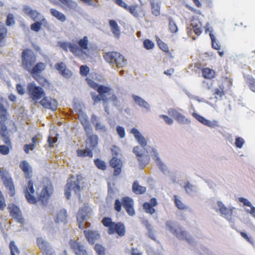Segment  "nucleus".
Instances as JSON below:
<instances>
[{
	"instance_id": "obj_36",
	"label": "nucleus",
	"mask_w": 255,
	"mask_h": 255,
	"mask_svg": "<svg viewBox=\"0 0 255 255\" xmlns=\"http://www.w3.org/2000/svg\"><path fill=\"white\" fill-rule=\"evenodd\" d=\"M203 77L206 79H212L216 77L215 71L209 68H204L201 70Z\"/></svg>"
},
{
	"instance_id": "obj_11",
	"label": "nucleus",
	"mask_w": 255,
	"mask_h": 255,
	"mask_svg": "<svg viewBox=\"0 0 255 255\" xmlns=\"http://www.w3.org/2000/svg\"><path fill=\"white\" fill-rule=\"evenodd\" d=\"M28 181L24 189L25 197L28 203L35 204L37 200L34 196L35 190L33 187L34 182L32 180L28 179Z\"/></svg>"
},
{
	"instance_id": "obj_3",
	"label": "nucleus",
	"mask_w": 255,
	"mask_h": 255,
	"mask_svg": "<svg viewBox=\"0 0 255 255\" xmlns=\"http://www.w3.org/2000/svg\"><path fill=\"white\" fill-rule=\"evenodd\" d=\"M7 111L4 106L0 103V134L3 138V141L5 145H0V153L7 155L12 148V143L8 136V131L5 124L7 120Z\"/></svg>"
},
{
	"instance_id": "obj_63",
	"label": "nucleus",
	"mask_w": 255,
	"mask_h": 255,
	"mask_svg": "<svg viewBox=\"0 0 255 255\" xmlns=\"http://www.w3.org/2000/svg\"><path fill=\"white\" fill-rule=\"evenodd\" d=\"M14 21L13 20V17L12 14H9L7 16V19L6 20V24L8 26L11 25L12 24L14 23Z\"/></svg>"
},
{
	"instance_id": "obj_49",
	"label": "nucleus",
	"mask_w": 255,
	"mask_h": 255,
	"mask_svg": "<svg viewBox=\"0 0 255 255\" xmlns=\"http://www.w3.org/2000/svg\"><path fill=\"white\" fill-rule=\"evenodd\" d=\"M169 28L172 33H176L178 31V27L173 19L169 18Z\"/></svg>"
},
{
	"instance_id": "obj_33",
	"label": "nucleus",
	"mask_w": 255,
	"mask_h": 255,
	"mask_svg": "<svg viewBox=\"0 0 255 255\" xmlns=\"http://www.w3.org/2000/svg\"><path fill=\"white\" fill-rule=\"evenodd\" d=\"M67 213L65 210H61L57 214L55 221L56 223H62L64 225L67 222Z\"/></svg>"
},
{
	"instance_id": "obj_51",
	"label": "nucleus",
	"mask_w": 255,
	"mask_h": 255,
	"mask_svg": "<svg viewBox=\"0 0 255 255\" xmlns=\"http://www.w3.org/2000/svg\"><path fill=\"white\" fill-rule=\"evenodd\" d=\"M209 35H210V37L211 41H212V47L215 49L219 50L220 48V46L216 42L215 37L214 34L212 33V31H211L210 32Z\"/></svg>"
},
{
	"instance_id": "obj_26",
	"label": "nucleus",
	"mask_w": 255,
	"mask_h": 255,
	"mask_svg": "<svg viewBox=\"0 0 255 255\" xmlns=\"http://www.w3.org/2000/svg\"><path fill=\"white\" fill-rule=\"evenodd\" d=\"M55 68L61 75L65 78H69L72 75L71 71L66 68L65 64L62 62L56 63L55 65Z\"/></svg>"
},
{
	"instance_id": "obj_40",
	"label": "nucleus",
	"mask_w": 255,
	"mask_h": 255,
	"mask_svg": "<svg viewBox=\"0 0 255 255\" xmlns=\"http://www.w3.org/2000/svg\"><path fill=\"white\" fill-rule=\"evenodd\" d=\"M192 116L202 124L208 127H211L212 124L211 121L206 119L204 117L201 116V115L196 113H193L192 114Z\"/></svg>"
},
{
	"instance_id": "obj_45",
	"label": "nucleus",
	"mask_w": 255,
	"mask_h": 255,
	"mask_svg": "<svg viewBox=\"0 0 255 255\" xmlns=\"http://www.w3.org/2000/svg\"><path fill=\"white\" fill-rule=\"evenodd\" d=\"M157 44L159 46V48L163 51L165 52L166 53L170 54L168 46L166 43L162 41L161 39H158L157 40Z\"/></svg>"
},
{
	"instance_id": "obj_31",
	"label": "nucleus",
	"mask_w": 255,
	"mask_h": 255,
	"mask_svg": "<svg viewBox=\"0 0 255 255\" xmlns=\"http://www.w3.org/2000/svg\"><path fill=\"white\" fill-rule=\"evenodd\" d=\"M174 234L179 239L186 240L189 243H190L191 241V239L187 237V233L182 230L181 228L176 229L174 231Z\"/></svg>"
},
{
	"instance_id": "obj_5",
	"label": "nucleus",
	"mask_w": 255,
	"mask_h": 255,
	"mask_svg": "<svg viewBox=\"0 0 255 255\" xmlns=\"http://www.w3.org/2000/svg\"><path fill=\"white\" fill-rule=\"evenodd\" d=\"M131 133L134 135L135 139L141 146L139 147L138 146H136L134 147L133 152L137 158L139 165L142 166H145V165L147 163L146 156L144 155L145 150V147L147 145L146 141L145 138L136 128H133L131 130Z\"/></svg>"
},
{
	"instance_id": "obj_59",
	"label": "nucleus",
	"mask_w": 255,
	"mask_h": 255,
	"mask_svg": "<svg viewBox=\"0 0 255 255\" xmlns=\"http://www.w3.org/2000/svg\"><path fill=\"white\" fill-rule=\"evenodd\" d=\"M108 101L111 100L115 107L119 106V101L118 100V97L115 94H113L111 97L109 99L108 98ZM108 102L109 101H108Z\"/></svg>"
},
{
	"instance_id": "obj_57",
	"label": "nucleus",
	"mask_w": 255,
	"mask_h": 255,
	"mask_svg": "<svg viewBox=\"0 0 255 255\" xmlns=\"http://www.w3.org/2000/svg\"><path fill=\"white\" fill-rule=\"evenodd\" d=\"M35 147V146L33 144H26L24 145L23 149L24 152L28 154L29 152V150H33Z\"/></svg>"
},
{
	"instance_id": "obj_54",
	"label": "nucleus",
	"mask_w": 255,
	"mask_h": 255,
	"mask_svg": "<svg viewBox=\"0 0 255 255\" xmlns=\"http://www.w3.org/2000/svg\"><path fill=\"white\" fill-rule=\"evenodd\" d=\"M155 160L157 163H158V165L159 167V168L162 171H164L165 169H166V166L164 164H163L161 160H160V158L158 156V154L157 153H155Z\"/></svg>"
},
{
	"instance_id": "obj_2",
	"label": "nucleus",
	"mask_w": 255,
	"mask_h": 255,
	"mask_svg": "<svg viewBox=\"0 0 255 255\" xmlns=\"http://www.w3.org/2000/svg\"><path fill=\"white\" fill-rule=\"evenodd\" d=\"M81 123L87 136L86 140V148L85 150L77 149L76 151L77 154L79 157H85L88 156L92 158L93 156V150L98 146L99 138L97 134H91L92 128L87 120L82 121Z\"/></svg>"
},
{
	"instance_id": "obj_58",
	"label": "nucleus",
	"mask_w": 255,
	"mask_h": 255,
	"mask_svg": "<svg viewBox=\"0 0 255 255\" xmlns=\"http://www.w3.org/2000/svg\"><path fill=\"white\" fill-rule=\"evenodd\" d=\"M6 206L4 196L0 191V210H3Z\"/></svg>"
},
{
	"instance_id": "obj_61",
	"label": "nucleus",
	"mask_w": 255,
	"mask_h": 255,
	"mask_svg": "<svg viewBox=\"0 0 255 255\" xmlns=\"http://www.w3.org/2000/svg\"><path fill=\"white\" fill-rule=\"evenodd\" d=\"M159 117L163 119L167 125H170L173 123V120L166 115H161Z\"/></svg>"
},
{
	"instance_id": "obj_32",
	"label": "nucleus",
	"mask_w": 255,
	"mask_h": 255,
	"mask_svg": "<svg viewBox=\"0 0 255 255\" xmlns=\"http://www.w3.org/2000/svg\"><path fill=\"white\" fill-rule=\"evenodd\" d=\"M91 122L94 125L95 128L96 130H99L101 132H106L107 131L106 127L103 125L101 123L98 122L97 117L96 116L93 115L91 116Z\"/></svg>"
},
{
	"instance_id": "obj_6",
	"label": "nucleus",
	"mask_w": 255,
	"mask_h": 255,
	"mask_svg": "<svg viewBox=\"0 0 255 255\" xmlns=\"http://www.w3.org/2000/svg\"><path fill=\"white\" fill-rule=\"evenodd\" d=\"M102 223L104 227L108 228L109 235L116 234L120 237L126 235V227L122 222L116 223L110 217H104L102 220Z\"/></svg>"
},
{
	"instance_id": "obj_30",
	"label": "nucleus",
	"mask_w": 255,
	"mask_h": 255,
	"mask_svg": "<svg viewBox=\"0 0 255 255\" xmlns=\"http://www.w3.org/2000/svg\"><path fill=\"white\" fill-rule=\"evenodd\" d=\"M48 25V22L46 19H43L42 20L36 21L30 25L31 30L35 32H38L41 28V26L46 27Z\"/></svg>"
},
{
	"instance_id": "obj_47",
	"label": "nucleus",
	"mask_w": 255,
	"mask_h": 255,
	"mask_svg": "<svg viewBox=\"0 0 255 255\" xmlns=\"http://www.w3.org/2000/svg\"><path fill=\"white\" fill-rule=\"evenodd\" d=\"M174 200L175 204L178 209L180 210H184L187 208L182 202L177 198V196L176 195L174 196Z\"/></svg>"
},
{
	"instance_id": "obj_53",
	"label": "nucleus",
	"mask_w": 255,
	"mask_h": 255,
	"mask_svg": "<svg viewBox=\"0 0 255 255\" xmlns=\"http://www.w3.org/2000/svg\"><path fill=\"white\" fill-rule=\"evenodd\" d=\"M213 94L216 98H218V97L222 98L225 95L223 88H222L221 87H220V89L216 88L214 90Z\"/></svg>"
},
{
	"instance_id": "obj_19",
	"label": "nucleus",
	"mask_w": 255,
	"mask_h": 255,
	"mask_svg": "<svg viewBox=\"0 0 255 255\" xmlns=\"http://www.w3.org/2000/svg\"><path fill=\"white\" fill-rule=\"evenodd\" d=\"M110 164L111 167L114 168V176H118L120 175L122 172V162L121 160L114 157L110 161Z\"/></svg>"
},
{
	"instance_id": "obj_9",
	"label": "nucleus",
	"mask_w": 255,
	"mask_h": 255,
	"mask_svg": "<svg viewBox=\"0 0 255 255\" xmlns=\"http://www.w3.org/2000/svg\"><path fill=\"white\" fill-rule=\"evenodd\" d=\"M73 178L72 176L69 178L65 187V195L67 199H69L71 197V190H73L75 194H79L80 192V182L82 179V176L80 175H78L76 181H72L71 179Z\"/></svg>"
},
{
	"instance_id": "obj_17",
	"label": "nucleus",
	"mask_w": 255,
	"mask_h": 255,
	"mask_svg": "<svg viewBox=\"0 0 255 255\" xmlns=\"http://www.w3.org/2000/svg\"><path fill=\"white\" fill-rule=\"evenodd\" d=\"M60 47L65 51L68 52V49L76 56H80V49L75 44L69 42H62Z\"/></svg>"
},
{
	"instance_id": "obj_64",
	"label": "nucleus",
	"mask_w": 255,
	"mask_h": 255,
	"mask_svg": "<svg viewBox=\"0 0 255 255\" xmlns=\"http://www.w3.org/2000/svg\"><path fill=\"white\" fill-rule=\"evenodd\" d=\"M16 90L19 95H22L24 94L25 91L23 88V86L20 84H17L16 86Z\"/></svg>"
},
{
	"instance_id": "obj_52",
	"label": "nucleus",
	"mask_w": 255,
	"mask_h": 255,
	"mask_svg": "<svg viewBox=\"0 0 255 255\" xmlns=\"http://www.w3.org/2000/svg\"><path fill=\"white\" fill-rule=\"evenodd\" d=\"M143 46L145 49L149 50L152 49L154 47V44L151 40L148 39H145L143 41Z\"/></svg>"
},
{
	"instance_id": "obj_21",
	"label": "nucleus",
	"mask_w": 255,
	"mask_h": 255,
	"mask_svg": "<svg viewBox=\"0 0 255 255\" xmlns=\"http://www.w3.org/2000/svg\"><path fill=\"white\" fill-rule=\"evenodd\" d=\"M8 209L9 211L10 216L13 218L20 221L22 220V214L19 208L14 204L8 205Z\"/></svg>"
},
{
	"instance_id": "obj_13",
	"label": "nucleus",
	"mask_w": 255,
	"mask_h": 255,
	"mask_svg": "<svg viewBox=\"0 0 255 255\" xmlns=\"http://www.w3.org/2000/svg\"><path fill=\"white\" fill-rule=\"evenodd\" d=\"M23 11L25 14L27 15L34 21L42 20L43 19H46L45 17L37 10L32 9L28 6H24L23 8Z\"/></svg>"
},
{
	"instance_id": "obj_37",
	"label": "nucleus",
	"mask_w": 255,
	"mask_h": 255,
	"mask_svg": "<svg viewBox=\"0 0 255 255\" xmlns=\"http://www.w3.org/2000/svg\"><path fill=\"white\" fill-rule=\"evenodd\" d=\"M62 4L64 9H75L77 6V3L72 0H58Z\"/></svg>"
},
{
	"instance_id": "obj_12",
	"label": "nucleus",
	"mask_w": 255,
	"mask_h": 255,
	"mask_svg": "<svg viewBox=\"0 0 255 255\" xmlns=\"http://www.w3.org/2000/svg\"><path fill=\"white\" fill-rule=\"evenodd\" d=\"M69 244L76 255H88L84 246L80 242L73 239H70Z\"/></svg>"
},
{
	"instance_id": "obj_23",
	"label": "nucleus",
	"mask_w": 255,
	"mask_h": 255,
	"mask_svg": "<svg viewBox=\"0 0 255 255\" xmlns=\"http://www.w3.org/2000/svg\"><path fill=\"white\" fill-rule=\"evenodd\" d=\"M151 12L153 15L158 17L160 15L161 2L157 0H149Z\"/></svg>"
},
{
	"instance_id": "obj_10",
	"label": "nucleus",
	"mask_w": 255,
	"mask_h": 255,
	"mask_svg": "<svg viewBox=\"0 0 255 255\" xmlns=\"http://www.w3.org/2000/svg\"><path fill=\"white\" fill-rule=\"evenodd\" d=\"M27 91L30 98L35 102L45 96V92L42 88L36 86L34 83H30L27 85Z\"/></svg>"
},
{
	"instance_id": "obj_18",
	"label": "nucleus",
	"mask_w": 255,
	"mask_h": 255,
	"mask_svg": "<svg viewBox=\"0 0 255 255\" xmlns=\"http://www.w3.org/2000/svg\"><path fill=\"white\" fill-rule=\"evenodd\" d=\"M217 204L221 215L227 220H231L233 215V211L235 208L234 207L227 208L221 201H218Z\"/></svg>"
},
{
	"instance_id": "obj_41",
	"label": "nucleus",
	"mask_w": 255,
	"mask_h": 255,
	"mask_svg": "<svg viewBox=\"0 0 255 255\" xmlns=\"http://www.w3.org/2000/svg\"><path fill=\"white\" fill-rule=\"evenodd\" d=\"M245 80L250 90L255 92V79L252 76L247 75Z\"/></svg>"
},
{
	"instance_id": "obj_25",
	"label": "nucleus",
	"mask_w": 255,
	"mask_h": 255,
	"mask_svg": "<svg viewBox=\"0 0 255 255\" xmlns=\"http://www.w3.org/2000/svg\"><path fill=\"white\" fill-rule=\"evenodd\" d=\"M90 209L88 206H84L79 209L77 213V220L79 223V227L80 228L83 229V227H81V224H82L84 221L85 220L86 216L88 215Z\"/></svg>"
},
{
	"instance_id": "obj_46",
	"label": "nucleus",
	"mask_w": 255,
	"mask_h": 255,
	"mask_svg": "<svg viewBox=\"0 0 255 255\" xmlns=\"http://www.w3.org/2000/svg\"><path fill=\"white\" fill-rule=\"evenodd\" d=\"M94 163L95 165L97 166V167L99 169L105 170L107 168V165L106 163L104 161L100 159H95L94 160Z\"/></svg>"
},
{
	"instance_id": "obj_4",
	"label": "nucleus",
	"mask_w": 255,
	"mask_h": 255,
	"mask_svg": "<svg viewBox=\"0 0 255 255\" xmlns=\"http://www.w3.org/2000/svg\"><path fill=\"white\" fill-rule=\"evenodd\" d=\"M86 81L89 86L96 90L99 93V95H96L95 93H92L91 96L92 100L95 103H98L101 101H103V105L104 107L105 111L108 114L109 113V108L108 106V97L106 94L109 95L111 94L112 89L103 85H99L93 80L86 78Z\"/></svg>"
},
{
	"instance_id": "obj_60",
	"label": "nucleus",
	"mask_w": 255,
	"mask_h": 255,
	"mask_svg": "<svg viewBox=\"0 0 255 255\" xmlns=\"http://www.w3.org/2000/svg\"><path fill=\"white\" fill-rule=\"evenodd\" d=\"M117 131L121 138H124L125 136V130L123 127L118 126L117 127Z\"/></svg>"
},
{
	"instance_id": "obj_28",
	"label": "nucleus",
	"mask_w": 255,
	"mask_h": 255,
	"mask_svg": "<svg viewBox=\"0 0 255 255\" xmlns=\"http://www.w3.org/2000/svg\"><path fill=\"white\" fill-rule=\"evenodd\" d=\"M168 114L173 117L179 123L182 124L187 122L185 117L175 109H171L169 110Z\"/></svg>"
},
{
	"instance_id": "obj_24",
	"label": "nucleus",
	"mask_w": 255,
	"mask_h": 255,
	"mask_svg": "<svg viewBox=\"0 0 255 255\" xmlns=\"http://www.w3.org/2000/svg\"><path fill=\"white\" fill-rule=\"evenodd\" d=\"M52 193V189L48 186H44L38 197V200L44 204L49 199L50 195Z\"/></svg>"
},
{
	"instance_id": "obj_39",
	"label": "nucleus",
	"mask_w": 255,
	"mask_h": 255,
	"mask_svg": "<svg viewBox=\"0 0 255 255\" xmlns=\"http://www.w3.org/2000/svg\"><path fill=\"white\" fill-rule=\"evenodd\" d=\"M50 13L52 16L61 22H64L66 20L65 15L55 8H51L50 9Z\"/></svg>"
},
{
	"instance_id": "obj_44",
	"label": "nucleus",
	"mask_w": 255,
	"mask_h": 255,
	"mask_svg": "<svg viewBox=\"0 0 255 255\" xmlns=\"http://www.w3.org/2000/svg\"><path fill=\"white\" fill-rule=\"evenodd\" d=\"M192 26L194 33L198 36L200 35L202 32V23L200 21H198L197 23H192Z\"/></svg>"
},
{
	"instance_id": "obj_29",
	"label": "nucleus",
	"mask_w": 255,
	"mask_h": 255,
	"mask_svg": "<svg viewBox=\"0 0 255 255\" xmlns=\"http://www.w3.org/2000/svg\"><path fill=\"white\" fill-rule=\"evenodd\" d=\"M3 184L6 189L8 190L10 196H14L15 193V188L12 179L11 178H5L3 180Z\"/></svg>"
},
{
	"instance_id": "obj_1",
	"label": "nucleus",
	"mask_w": 255,
	"mask_h": 255,
	"mask_svg": "<svg viewBox=\"0 0 255 255\" xmlns=\"http://www.w3.org/2000/svg\"><path fill=\"white\" fill-rule=\"evenodd\" d=\"M21 58V67L27 71L42 86H48L49 85L48 81L41 75L45 70L46 64L42 62L36 63V55L31 49L28 48L23 50Z\"/></svg>"
},
{
	"instance_id": "obj_14",
	"label": "nucleus",
	"mask_w": 255,
	"mask_h": 255,
	"mask_svg": "<svg viewBox=\"0 0 255 255\" xmlns=\"http://www.w3.org/2000/svg\"><path fill=\"white\" fill-rule=\"evenodd\" d=\"M134 17H139L145 15L144 11L141 5L135 4L126 6L125 9Z\"/></svg>"
},
{
	"instance_id": "obj_62",
	"label": "nucleus",
	"mask_w": 255,
	"mask_h": 255,
	"mask_svg": "<svg viewBox=\"0 0 255 255\" xmlns=\"http://www.w3.org/2000/svg\"><path fill=\"white\" fill-rule=\"evenodd\" d=\"M184 189L187 193H190L193 190V186L189 182H187L185 183Z\"/></svg>"
},
{
	"instance_id": "obj_20",
	"label": "nucleus",
	"mask_w": 255,
	"mask_h": 255,
	"mask_svg": "<svg viewBox=\"0 0 255 255\" xmlns=\"http://www.w3.org/2000/svg\"><path fill=\"white\" fill-rule=\"evenodd\" d=\"M157 205V200L155 198H151L149 202H144L143 204V209L145 212L150 215H152L155 212L154 207Z\"/></svg>"
},
{
	"instance_id": "obj_16",
	"label": "nucleus",
	"mask_w": 255,
	"mask_h": 255,
	"mask_svg": "<svg viewBox=\"0 0 255 255\" xmlns=\"http://www.w3.org/2000/svg\"><path fill=\"white\" fill-rule=\"evenodd\" d=\"M83 233L86 239L91 245H94L101 239V235L98 231L85 230Z\"/></svg>"
},
{
	"instance_id": "obj_7",
	"label": "nucleus",
	"mask_w": 255,
	"mask_h": 255,
	"mask_svg": "<svg viewBox=\"0 0 255 255\" xmlns=\"http://www.w3.org/2000/svg\"><path fill=\"white\" fill-rule=\"evenodd\" d=\"M134 201L131 198L126 196L122 198L121 200L117 199L114 203V209L117 212L122 210V205L129 216H132L135 215L133 208Z\"/></svg>"
},
{
	"instance_id": "obj_48",
	"label": "nucleus",
	"mask_w": 255,
	"mask_h": 255,
	"mask_svg": "<svg viewBox=\"0 0 255 255\" xmlns=\"http://www.w3.org/2000/svg\"><path fill=\"white\" fill-rule=\"evenodd\" d=\"M9 249L10 250L11 255H16V254H19V251L15 245L14 241H11L9 243Z\"/></svg>"
},
{
	"instance_id": "obj_27",
	"label": "nucleus",
	"mask_w": 255,
	"mask_h": 255,
	"mask_svg": "<svg viewBox=\"0 0 255 255\" xmlns=\"http://www.w3.org/2000/svg\"><path fill=\"white\" fill-rule=\"evenodd\" d=\"M39 249L42 251L43 255H50V250L48 244L41 238H38L36 240Z\"/></svg>"
},
{
	"instance_id": "obj_22",
	"label": "nucleus",
	"mask_w": 255,
	"mask_h": 255,
	"mask_svg": "<svg viewBox=\"0 0 255 255\" xmlns=\"http://www.w3.org/2000/svg\"><path fill=\"white\" fill-rule=\"evenodd\" d=\"M19 167L24 174L26 179H30L32 176V169L27 161H21L19 163Z\"/></svg>"
},
{
	"instance_id": "obj_56",
	"label": "nucleus",
	"mask_w": 255,
	"mask_h": 255,
	"mask_svg": "<svg viewBox=\"0 0 255 255\" xmlns=\"http://www.w3.org/2000/svg\"><path fill=\"white\" fill-rule=\"evenodd\" d=\"M235 143L237 147L241 148L245 143V140L243 138L238 137L236 138Z\"/></svg>"
},
{
	"instance_id": "obj_8",
	"label": "nucleus",
	"mask_w": 255,
	"mask_h": 255,
	"mask_svg": "<svg viewBox=\"0 0 255 255\" xmlns=\"http://www.w3.org/2000/svg\"><path fill=\"white\" fill-rule=\"evenodd\" d=\"M104 58L106 62L119 68L124 67L127 64V60L120 53L115 51H110L106 53Z\"/></svg>"
},
{
	"instance_id": "obj_43",
	"label": "nucleus",
	"mask_w": 255,
	"mask_h": 255,
	"mask_svg": "<svg viewBox=\"0 0 255 255\" xmlns=\"http://www.w3.org/2000/svg\"><path fill=\"white\" fill-rule=\"evenodd\" d=\"M94 249L97 255H106V248L100 244H96Z\"/></svg>"
},
{
	"instance_id": "obj_35",
	"label": "nucleus",
	"mask_w": 255,
	"mask_h": 255,
	"mask_svg": "<svg viewBox=\"0 0 255 255\" xmlns=\"http://www.w3.org/2000/svg\"><path fill=\"white\" fill-rule=\"evenodd\" d=\"M111 29L114 35L119 38L121 34L120 28L117 22L114 20H110L109 21Z\"/></svg>"
},
{
	"instance_id": "obj_55",
	"label": "nucleus",
	"mask_w": 255,
	"mask_h": 255,
	"mask_svg": "<svg viewBox=\"0 0 255 255\" xmlns=\"http://www.w3.org/2000/svg\"><path fill=\"white\" fill-rule=\"evenodd\" d=\"M80 74L82 76H86L89 73L90 69H89V68L88 66H87L86 65H82L80 66Z\"/></svg>"
},
{
	"instance_id": "obj_50",
	"label": "nucleus",
	"mask_w": 255,
	"mask_h": 255,
	"mask_svg": "<svg viewBox=\"0 0 255 255\" xmlns=\"http://www.w3.org/2000/svg\"><path fill=\"white\" fill-rule=\"evenodd\" d=\"M238 200L240 202L243 203L244 205L251 207V210H252V211L253 212L255 211V207H254L252 205L251 202L249 201H248V199L244 198L243 197H240V198H239Z\"/></svg>"
},
{
	"instance_id": "obj_42",
	"label": "nucleus",
	"mask_w": 255,
	"mask_h": 255,
	"mask_svg": "<svg viewBox=\"0 0 255 255\" xmlns=\"http://www.w3.org/2000/svg\"><path fill=\"white\" fill-rule=\"evenodd\" d=\"M132 98L134 101V102L140 107L148 109L149 105L148 103L141 99L140 97L136 95H133Z\"/></svg>"
},
{
	"instance_id": "obj_15",
	"label": "nucleus",
	"mask_w": 255,
	"mask_h": 255,
	"mask_svg": "<svg viewBox=\"0 0 255 255\" xmlns=\"http://www.w3.org/2000/svg\"><path fill=\"white\" fill-rule=\"evenodd\" d=\"M39 103L45 109L53 111H55L57 109L58 103L57 101L50 97H44Z\"/></svg>"
},
{
	"instance_id": "obj_38",
	"label": "nucleus",
	"mask_w": 255,
	"mask_h": 255,
	"mask_svg": "<svg viewBox=\"0 0 255 255\" xmlns=\"http://www.w3.org/2000/svg\"><path fill=\"white\" fill-rule=\"evenodd\" d=\"M132 190L133 192L136 194H142L145 192L146 187L140 185L138 181L135 180L133 183Z\"/></svg>"
},
{
	"instance_id": "obj_34",
	"label": "nucleus",
	"mask_w": 255,
	"mask_h": 255,
	"mask_svg": "<svg viewBox=\"0 0 255 255\" xmlns=\"http://www.w3.org/2000/svg\"><path fill=\"white\" fill-rule=\"evenodd\" d=\"M79 48L80 49V56L82 55L83 50L89 49V39L86 36H84L82 38L79 40L78 41Z\"/></svg>"
}]
</instances>
